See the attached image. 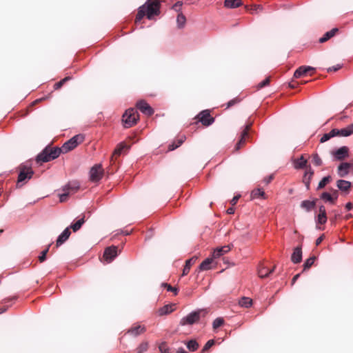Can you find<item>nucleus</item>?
<instances>
[{
	"label": "nucleus",
	"instance_id": "1",
	"mask_svg": "<svg viewBox=\"0 0 353 353\" xmlns=\"http://www.w3.org/2000/svg\"><path fill=\"white\" fill-rule=\"evenodd\" d=\"M62 153V148L59 147L51 148L46 146L36 158L37 162H48L59 157Z\"/></svg>",
	"mask_w": 353,
	"mask_h": 353
},
{
	"label": "nucleus",
	"instance_id": "2",
	"mask_svg": "<svg viewBox=\"0 0 353 353\" xmlns=\"http://www.w3.org/2000/svg\"><path fill=\"white\" fill-rule=\"evenodd\" d=\"M139 119L137 111L134 108L127 110L123 114L122 121L125 128H128L137 123Z\"/></svg>",
	"mask_w": 353,
	"mask_h": 353
},
{
	"label": "nucleus",
	"instance_id": "3",
	"mask_svg": "<svg viewBox=\"0 0 353 353\" xmlns=\"http://www.w3.org/2000/svg\"><path fill=\"white\" fill-rule=\"evenodd\" d=\"M84 140V136L81 134H77L65 142L61 146L62 153H67L74 149Z\"/></svg>",
	"mask_w": 353,
	"mask_h": 353
},
{
	"label": "nucleus",
	"instance_id": "4",
	"mask_svg": "<svg viewBox=\"0 0 353 353\" xmlns=\"http://www.w3.org/2000/svg\"><path fill=\"white\" fill-rule=\"evenodd\" d=\"M143 5H145L146 16L148 19L159 14V3L157 0H147Z\"/></svg>",
	"mask_w": 353,
	"mask_h": 353
},
{
	"label": "nucleus",
	"instance_id": "5",
	"mask_svg": "<svg viewBox=\"0 0 353 353\" xmlns=\"http://www.w3.org/2000/svg\"><path fill=\"white\" fill-rule=\"evenodd\" d=\"M201 310L192 311L187 316L183 317L180 321V325L182 326L192 325L198 322L200 319Z\"/></svg>",
	"mask_w": 353,
	"mask_h": 353
},
{
	"label": "nucleus",
	"instance_id": "6",
	"mask_svg": "<svg viewBox=\"0 0 353 353\" xmlns=\"http://www.w3.org/2000/svg\"><path fill=\"white\" fill-rule=\"evenodd\" d=\"M103 175V170L101 164H95L92 166L89 172L90 180L92 182L96 183L99 181Z\"/></svg>",
	"mask_w": 353,
	"mask_h": 353
},
{
	"label": "nucleus",
	"instance_id": "7",
	"mask_svg": "<svg viewBox=\"0 0 353 353\" xmlns=\"http://www.w3.org/2000/svg\"><path fill=\"white\" fill-rule=\"evenodd\" d=\"M331 154L335 161H343L349 156V148L341 146L336 150L332 151Z\"/></svg>",
	"mask_w": 353,
	"mask_h": 353
},
{
	"label": "nucleus",
	"instance_id": "8",
	"mask_svg": "<svg viewBox=\"0 0 353 353\" xmlns=\"http://www.w3.org/2000/svg\"><path fill=\"white\" fill-rule=\"evenodd\" d=\"M33 174L34 172L32 170V168H28L27 170H26L25 168H21L18 175L17 187H21L22 185H21L20 183L25 181L26 180L30 179L32 177Z\"/></svg>",
	"mask_w": 353,
	"mask_h": 353
},
{
	"label": "nucleus",
	"instance_id": "9",
	"mask_svg": "<svg viewBox=\"0 0 353 353\" xmlns=\"http://www.w3.org/2000/svg\"><path fill=\"white\" fill-rule=\"evenodd\" d=\"M199 121L205 126H209L212 125L214 119L210 115L208 110L201 111L198 115Z\"/></svg>",
	"mask_w": 353,
	"mask_h": 353
},
{
	"label": "nucleus",
	"instance_id": "10",
	"mask_svg": "<svg viewBox=\"0 0 353 353\" xmlns=\"http://www.w3.org/2000/svg\"><path fill=\"white\" fill-rule=\"evenodd\" d=\"M117 256V247L110 246L107 248L103 252V259L106 263H110Z\"/></svg>",
	"mask_w": 353,
	"mask_h": 353
},
{
	"label": "nucleus",
	"instance_id": "11",
	"mask_svg": "<svg viewBox=\"0 0 353 353\" xmlns=\"http://www.w3.org/2000/svg\"><path fill=\"white\" fill-rule=\"evenodd\" d=\"M137 108L144 114L151 116L154 113V110L152 107L145 101L141 100L137 102Z\"/></svg>",
	"mask_w": 353,
	"mask_h": 353
},
{
	"label": "nucleus",
	"instance_id": "12",
	"mask_svg": "<svg viewBox=\"0 0 353 353\" xmlns=\"http://www.w3.org/2000/svg\"><path fill=\"white\" fill-rule=\"evenodd\" d=\"M232 245H227L222 247L216 248L212 252V258L213 259H217L221 256L222 255L228 253L232 248Z\"/></svg>",
	"mask_w": 353,
	"mask_h": 353
},
{
	"label": "nucleus",
	"instance_id": "13",
	"mask_svg": "<svg viewBox=\"0 0 353 353\" xmlns=\"http://www.w3.org/2000/svg\"><path fill=\"white\" fill-rule=\"evenodd\" d=\"M333 130L336 132V133H335V137H349L353 134V123L342 129L334 128Z\"/></svg>",
	"mask_w": 353,
	"mask_h": 353
},
{
	"label": "nucleus",
	"instance_id": "14",
	"mask_svg": "<svg viewBox=\"0 0 353 353\" xmlns=\"http://www.w3.org/2000/svg\"><path fill=\"white\" fill-rule=\"evenodd\" d=\"M351 168V164L347 162L341 163L337 169L338 175L341 177H344L349 174L350 168Z\"/></svg>",
	"mask_w": 353,
	"mask_h": 353
},
{
	"label": "nucleus",
	"instance_id": "15",
	"mask_svg": "<svg viewBox=\"0 0 353 353\" xmlns=\"http://www.w3.org/2000/svg\"><path fill=\"white\" fill-rule=\"evenodd\" d=\"M302 260V249L301 247L298 246L294 249L293 253L291 256V261L293 263H299Z\"/></svg>",
	"mask_w": 353,
	"mask_h": 353
},
{
	"label": "nucleus",
	"instance_id": "16",
	"mask_svg": "<svg viewBox=\"0 0 353 353\" xmlns=\"http://www.w3.org/2000/svg\"><path fill=\"white\" fill-rule=\"evenodd\" d=\"M129 149L130 146L127 145L125 143H119L114 149L111 159L112 160L114 156L118 157L121 155L124 151H128Z\"/></svg>",
	"mask_w": 353,
	"mask_h": 353
},
{
	"label": "nucleus",
	"instance_id": "17",
	"mask_svg": "<svg viewBox=\"0 0 353 353\" xmlns=\"http://www.w3.org/2000/svg\"><path fill=\"white\" fill-rule=\"evenodd\" d=\"M71 232L70 228H66L58 236L56 245L57 247L62 245L70 236Z\"/></svg>",
	"mask_w": 353,
	"mask_h": 353
},
{
	"label": "nucleus",
	"instance_id": "18",
	"mask_svg": "<svg viewBox=\"0 0 353 353\" xmlns=\"http://www.w3.org/2000/svg\"><path fill=\"white\" fill-rule=\"evenodd\" d=\"M146 328L145 326H142L140 325H135L129 329L127 332L128 334L132 335L133 336H137L142 333L145 332Z\"/></svg>",
	"mask_w": 353,
	"mask_h": 353
},
{
	"label": "nucleus",
	"instance_id": "19",
	"mask_svg": "<svg viewBox=\"0 0 353 353\" xmlns=\"http://www.w3.org/2000/svg\"><path fill=\"white\" fill-rule=\"evenodd\" d=\"M335 194H336V197H334L329 192H324L321 194L320 198H321V199L323 200L325 202H329L331 204H334L335 201L337 199L338 196H339L336 190H335Z\"/></svg>",
	"mask_w": 353,
	"mask_h": 353
},
{
	"label": "nucleus",
	"instance_id": "20",
	"mask_svg": "<svg viewBox=\"0 0 353 353\" xmlns=\"http://www.w3.org/2000/svg\"><path fill=\"white\" fill-rule=\"evenodd\" d=\"M250 128V125H246L245 129L243 130L241 134V139L236 144L235 149L236 150H239L241 148V146L243 143H244L246 137L248 134V130Z\"/></svg>",
	"mask_w": 353,
	"mask_h": 353
},
{
	"label": "nucleus",
	"instance_id": "21",
	"mask_svg": "<svg viewBox=\"0 0 353 353\" xmlns=\"http://www.w3.org/2000/svg\"><path fill=\"white\" fill-rule=\"evenodd\" d=\"M301 208L307 212H310L316 206V200H304L301 203Z\"/></svg>",
	"mask_w": 353,
	"mask_h": 353
},
{
	"label": "nucleus",
	"instance_id": "22",
	"mask_svg": "<svg viewBox=\"0 0 353 353\" xmlns=\"http://www.w3.org/2000/svg\"><path fill=\"white\" fill-rule=\"evenodd\" d=\"M336 186L341 191H348L351 187V183L348 181L339 179L336 181Z\"/></svg>",
	"mask_w": 353,
	"mask_h": 353
},
{
	"label": "nucleus",
	"instance_id": "23",
	"mask_svg": "<svg viewBox=\"0 0 353 353\" xmlns=\"http://www.w3.org/2000/svg\"><path fill=\"white\" fill-rule=\"evenodd\" d=\"M80 188V184L78 181H70L68 184H66L63 188V191L70 192H76Z\"/></svg>",
	"mask_w": 353,
	"mask_h": 353
},
{
	"label": "nucleus",
	"instance_id": "24",
	"mask_svg": "<svg viewBox=\"0 0 353 353\" xmlns=\"http://www.w3.org/2000/svg\"><path fill=\"white\" fill-rule=\"evenodd\" d=\"M339 31V29L337 28H334L331 30L327 31L324 34V35L319 39L320 43H324L333 37L335 34Z\"/></svg>",
	"mask_w": 353,
	"mask_h": 353
},
{
	"label": "nucleus",
	"instance_id": "25",
	"mask_svg": "<svg viewBox=\"0 0 353 353\" xmlns=\"http://www.w3.org/2000/svg\"><path fill=\"white\" fill-rule=\"evenodd\" d=\"M185 135L180 136L176 141H174L168 145V150L172 151L176 149L185 141Z\"/></svg>",
	"mask_w": 353,
	"mask_h": 353
},
{
	"label": "nucleus",
	"instance_id": "26",
	"mask_svg": "<svg viewBox=\"0 0 353 353\" xmlns=\"http://www.w3.org/2000/svg\"><path fill=\"white\" fill-rule=\"evenodd\" d=\"M274 270V268L269 270L265 266H261L258 269V274L261 278H265L268 276Z\"/></svg>",
	"mask_w": 353,
	"mask_h": 353
},
{
	"label": "nucleus",
	"instance_id": "27",
	"mask_svg": "<svg viewBox=\"0 0 353 353\" xmlns=\"http://www.w3.org/2000/svg\"><path fill=\"white\" fill-rule=\"evenodd\" d=\"M174 306V305L168 304V305H165L161 307L158 310L159 315L163 316V315H167L168 314H170L174 310V308H173Z\"/></svg>",
	"mask_w": 353,
	"mask_h": 353
},
{
	"label": "nucleus",
	"instance_id": "28",
	"mask_svg": "<svg viewBox=\"0 0 353 353\" xmlns=\"http://www.w3.org/2000/svg\"><path fill=\"white\" fill-rule=\"evenodd\" d=\"M196 259V257L194 256L185 261V265L183 270V276L187 275L189 273L191 265L195 263Z\"/></svg>",
	"mask_w": 353,
	"mask_h": 353
},
{
	"label": "nucleus",
	"instance_id": "29",
	"mask_svg": "<svg viewBox=\"0 0 353 353\" xmlns=\"http://www.w3.org/2000/svg\"><path fill=\"white\" fill-rule=\"evenodd\" d=\"M314 174V171L310 168L307 171L305 172L304 177H303V182L305 185L306 188L308 190L310 188V180L312 176Z\"/></svg>",
	"mask_w": 353,
	"mask_h": 353
},
{
	"label": "nucleus",
	"instance_id": "30",
	"mask_svg": "<svg viewBox=\"0 0 353 353\" xmlns=\"http://www.w3.org/2000/svg\"><path fill=\"white\" fill-rule=\"evenodd\" d=\"M242 4L241 0H225L224 6L228 8H235Z\"/></svg>",
	"mask_w": 353,
	"mask_h": 353
},
{
	"label": "nucleus",
	"instance_id": "31",
	"mask_svg": "<svg viewBox=\"0 0 353 353\" xmlns=\"http://www.w3.org/2000/svg\"><path fill=\"white\" fill-rule=\"evenodd\" d=\"M85 223V216H83L81 219H79L78 221H77L74 223L71 224L68 228H72L73 232L78 231L83 224Z\"/></svg>",
	"mask_w": 353,
	"mask_h": 353
},
{
	"label": "nucleus",
	"instance_id": "32",
	"mask_svg": "<svg viewBox=\"0 0 353 353\" xmlns=\"http://www.w3.org/2000/svg\"><path fill=\"white\" fill-rule=\"evenodd\" d=\"M239 304L241 307L248 308L252 305V300L246 296H243L239 301Z\"/></svg>",
	"mask_w": 353,
	"mask_h": 353
},
{
	"label": "nucleus",
	"instance_id": "33",
	"mask_svg": "<svg viewBox=\"0 0 353 353\" xmlns=\"http://www.w3.org/2000/svg\"><path fill=\"white\" fill-rule=\"evenodd\" d=\"M213 258L205 259L199 265L200 270H208L211 269V263H212Z\"/></svg>",
	"mask_w": 353,
	"mask_h": 353
},
{
	"label": "nucleus",
	"instance_id": "34",
	"mask_svg": "<svg viewBox=\"0 0 353 353\" xmlns=\"http://www.w3.org/2000/svg\"><path fill=\"white\" fill-rule=\"evenodd\" d=\"M307 160L301 156L294 161V168L296 169H303L306 166Z\"/></svg>",
	"mask_w": 353,
	"mask_h": 353
},
{
	"label": "nucleus",
	"instance_id": "35",
	"mask_svg": "<svg viewBox=\"0 0 353 353\" xmlns=\"http://www.w3.org/2000/svg\"><path fill=\"white\" fill-rule=\"evenodd\" d=\"M145 15H146L145 5H142L139 8L138 13L136 17V22L141 21Z\"/></svg>",
	"mask_w": 353,
	"mask_h": 353
},
{
	"label": "nucleus",
	"instance_id": "36",
	"mask_svg": "<svg viewBox=\"0 0 353 353\" xmlns=\"http://www.w3.org/2000/svg\"><path fill=\"white\" fill-rule=\"evenodd\" d=\"M186 22L185 17L181 13H179L176 17V23L179 28L184 27Z\"/></svg>",
	"mask_w": 353,
	"mask_h": 353
},
{
	"label": "nucleus",
	"instance_id": "37",
	"mask_svg": "<svg viewBox=\"0 0 353 353\" xmlns=\"http://www.w3.org/2000/svg\"><path fill=\"white\" fill-rule=\"evenodd\" d=\"M335 133H336V132H335L334 130H331L328 133H325L324 134L322 137L320 139V142L321 143H324V142H326L328 140H330L331 138L332 137H335Z\"/></svg>",
	"mask_w": 353,
	"mask_h": 353
},
{
	"label": "nucleus",
	"instance_id": "38",
	"mask_svg": "<svg viewBox=\"0 0 353 353\" xmlns=\"http://www.w3.org/2000/svg\"><path fill=\"white\" fill-rule=\"evenodd\" d=\"M188 349L191 352L196 351L199 347V343L195 340H190L186 343Z\"/></svg>",
	"mask_w": 353,
	"mask_h": 353
},
{
	"label": "nucleus",
	"instance_id": "39",
	"mask_svg": "<svg viewBox=\"0 0 353 353\" xmlns=\"http://www.w3.org/2000/svg\"><path fill=\"white\" fill-rule=\"evenodd\" d=\"M331 181V176L330 175L324 176L319 183L317 189H322L323 188L327 183H328Z\"/></svg>",
	"mask_w": 353,
	"mask_h": 353
},
{
	"label": "nucleus",
	"instance_id": "40",
	"mask_svg": "<svg viewBox=\"0 0 353 353\" xmlns=\"http://www.w3.org/2000/svg\"><path fill=\"white\" fill-rule=\"evenodd\" d=\"M327 218L326 214H319L316 219V224H325L327 222Z\"/></svg>",
	"mask_w": 353,
	"mask_h": 353
},
{
	"label": "nucleus",
	"instance_id": "41",
	"mask_svg": "<svg viewBox=\"0 0 353 353\" xmlns=\"http://www.w3.org/2000/svg\"><path fill=\"white\" fill-rule=\"evenodd\" d=\"M307 73L304 66H301L297 70H296V71L294 73V77L295 78H299L301 76L305 75Z\"/></svg>",
	"mask_w": 353,
	"mask_h": 353
},
{
	"label": "nucleus",
	"instance_id": "42",
	"mask_svg": "<svg viewBox=\"0 0 353 353\" xmlns=\"http://www.w3.org/2000/svg\"><path fill=\"white\" fill-rule=\"evenodd\" d=\"M312 163L316 166H321L323 163V161L318 154H312Z\"/></svg>",
	"mask_w": 353,
	"mask_h": 353
},
{
	"label": "nucleus",
	"instance_id": "43",
	"mask_svg": "<svg viewBox=\"0 0 353 353\" xmlns=\"http://www.w3.org/2000/svg\"><path fill=\"white\" fill-rule=\"evenodd\" d=\"M70 79H71L70 77H66L63 78V79H61V81H59V82H57L54 85V90H58V89L61 88L65 82H67L68 81H69Z\"/></svg>",
	"mask_w": 353,
	"mask_h": 353
},
{
	"label": "nucleus",
	"instance_id": "44",
	"mask_svg": "<svg viewBox=\"0 0 353 353\" xmlns=\"http://www.w3.org/2000/svg\"><path fill=\"white\" fill-rule=\"evenodd\" d=\"M224 323V320L222 318H216L214 320L212 323V327L214 329H217L218 327L223 325Z\"/></svg>",
	"mask_w": 353,
	"mask_h": 353
},
{
	"label": "nucleus",
	"instance_id": "45",
	"mask_svg": "<svg viewBox=\"0 0 353 353\" xmlns=\"http://www.w3.org/2000/svg\"><path fill=\"white\" fill-rule=\"evenodd\" d=\"M148 347V343L147 342H143L141 343L137 349V353H144L147 351Z\"/></svg>",
	"mask_w": 353,
	"mask_h": 353
},
{
	"label": "nucleus",
	"instance_id": "46",
	"mask_svg": "<svg viewBox=\"0 0 353 353\" xmlns=\"http://www.w3.org/2000/svg\"><path fill=\"white\" fill-rule=\"evenodd\" d=\"M264 194H265V192L263 190L258 188V189L254 190L252 192V196L253 198L263 197Z\"/></svg>",
	"mask_w": 353,
	"mask_h": 353
},
{
	"label": "nucleus",
	"instance_id": "47",
	"mask_svg": "<svg viewBox=\"0 0 353 353\" xmlns=\"http://www.w3.org/2000/svg\"><path fill=\"white\" fill-rule=\"evenodd\" d=\"M314 261H315L314 256H311L309 259H307L303 264V269L307 270V269L310 268L313 265Z\"/></svg>",
	"mask_w": 353,
	"mask_h": 353
},
{
	"label": "nucleus",
	"instance_id": "48",
	"mask_svg": "<svg viewBox=\"0 0 353 353\" xmlns=\"http://www.w3.org/2000/svg\"><path fill=\"white\" fill-rule=\"evenodd\" d=\"M159 351L161 353H171L170 349L167 346L165 343H162L159 346Z\"/></svg>",
	"mask_w": 353,
	"mask_h": 353
},
{
	"label": "nucleus",
	"instance_id": "49",
	"mask_svg": "<svg viewBox=\"0 0 353 353\" xmlns=\"http://www.w3.org/2000/svg\"><path fill=\"white\" fill-rule=\"evenodd\" d=\"M162 286L166 288L168 292H173L175 295H176L178 293V289L176 288H174L166 283H162Z\"/></svg>",
	"mask_w": 353,
	"mask_h": 353
},
{
	"label": "nucleus",
	"instance_id": "50",
	"mask_svg": "<svg viewBox=\"0 0 353 353\" xmlns=\"http://www.w3.org/2000/svg\"><path fill=\"white\" fill-rule=\"evenodd\" d=\"M50 246V245H49L48 247L46 250H43L41 252L40 256H39V260L40 262H43L46 260V254H47V253H48V252L49 250V247Z\"/></svg>",
	"mask_w": 353,
	"mask_h": 353
},
{
	"label": "nucleus",
	"instance_id": "51",
	"mask_svg": "<svg viewBox=\"0 0 353 353\" xmlns=\"http://www.w3.org/2000/svg\"><path fill=\"white\" fill-rule=\"evenodd\" d=\"M214 344V341L213 339H210L206 342L205 344L202 351L205 352L208 350L209 348H210Z\"/></svg>",
	"mask_w": 353,
	"mask_h": 353
},
{
	"label": "nucleus",
	"instance_id": "52",
	"mask_svg": "<svg viewBox=\"0 0 353 353\" xmlns=\"http://www.w3.org/2000/svg\"><path fill=\"white\" fill-rule=\"evenodd\" d=\"M181 6H182V3L181 1H177L175 4H174L172 6V9L174 11L180 13L181 9Z\"/></svg>",
	"mask_w": 353,
	"mask_h": 353
},
{
	"label": "nucleus",
	"instance_id": "53",
	"mask_svg": "<svg viewBox=\"0 0 353 353\" xmlns=\"http://www.w3.org/2000/svg\"><path fill=\"white\" fill-rule=\"evenodd\" d=\"M270 83V79L269 78H266L263 81H262L261 82H260L258 85V88H262L266 85H268Z\"/></svg>",
	"mask_w": 353,
	"mask_h": 353
},
{
	"label": "nucleus",
	"instance_id": "54",
	"mask_svg": "<svg viewBox=\"0 0 353 353\" xmlns=\"http://www.w3.org/2000/svg\"><path fill=\"white\" fill-rule=\"evenodd\" d=\"M238 102H239V100L237 98L233 99L227 103V108H230Z\"/></svg>",
	"mask_w": 353,
	"mask_h": 353
},
{
	"label": "nucleus",
	"instance_id": "55",
	"mask_svg": "<svg viewBox=\"0 0 353 353\" xmlns=\"http://www.w3.org/2000/svg\"><path fill=\"white\" fill-rule=\"evenodd\" d=\"M70 194V192L65 191L64 193L59 195L60 201L63 202L65 201L67 196Z\"/></svg>",
	"mask_w": 353,
	"mask_h": 353
},
{
	"label": "nucleus",
	"instance_id": "56",
	"mask_svg": "<svg viewBox=\"0 0 353 353\" xmlns=\"http://www.w3.org/2000/svg\"><path fill=\"white\" fill-rule=\"evenodd\" d=\"M341 68V65L340 64H337L336 65L329 68L327 69V71L328 72H332V71L336 72L338 70H339Z\"/></svg>",
	"mask_w": 353,
	"mask_h": 353
},
{
	"label": "nucleus",
	"instance_id": "57",
	"mask_svg": "<svg viewBox=\"0 0 353 353\" xmlns=\"http://www.w3.org/2000/svg\"><path fill=\"white\" fill-rule=\"evenodd\" d=\"M319 214H326V210H325V206H323V205L319 206Z\"/></svg>",
	"mask_w": 353,
	"mask_h": 353
},
{
	"label": "nucleus",
	"instance_id": "58",
	"mask_svg": "<svg viewBox=\"0 0 353 353\" xmlns=\"http://www.w3.org/2000/svg\"><path fill=\"white\" fill-rule=\"evenodd\" d=\"M273 179V176L272 175H270L268 176V177L265 178L264 179V182L266 183V184H268Z\"/></svg>",
	"mask_w": 353,
	"mask_h": 353
},
{
	"label": "nucleus",
	"instance_id": "59",
	"mask_svg": "<svg viewBox=\"0 0 353 353\" xmlns=\"http://www.w3.org/2000/svg\"><path fill=\"white\" fill-rule=\"evenodd\" d=\"M345 208L347 210H351L353 208V205L352 203L348 202L345 204Z\"/></svg>",
	"mask_w": 353,
	"mask_h": 353
},
{
	"label": "nucleus",
	"instance_id": "60",
	"mask_svg": "<svg viewBox=\"0 0 353 353\" xmlns=\"http://www.w3.org/2000/svg\"><path fill=\"white\" fill-rule=\"evenodd\" d=\"M239 198V196H236L233 197V199L231 201V203L232 205H235L236 203Z\"/></svg>",
	"mask_w": 353,
	"mask_h": 353
},
{
	"label": "nucleus",
	"instance_id": "61",
	"mask_svg": "<svg viewBox=\"0 0 353 353\" xmlns=\"http://www.w3.org/2000/svg\"><path fill=\"white\" fill-rule=\"evenodd\" d=\"M323 236H319L316 240V245H319L323 241Z\"/></svg>",
	"mask_w": 353,
	"mask_h": 353
},
{
	"label": "nucleus",
	"instance_id": "62",
	"mask_svg": "<svg viewBox=\"0 0 353 353\" xmlns=\"http://www.w3.org/2000/svg\"><path fill=\"white\" fill-rule=\"evenodd\" d=\"M176 353H188L184 348L180 347L177 350Z\"/></svg>",
	"mask_w": 353,
	"mask_h": 353
},
{
	"label": "nucleus",
	"instance_id": "63",
	"mask_svg": "<svg viewBox=\"0 0 353 353\" xmlns=\"http://www.w3.org/2000/svg\"><path fill=\"white\" fill-rule=\"evenodd\" d=\"M300 274H296L293 278H292V284H294V283L296 282V281L298 279V278L299 277Z\"/></svg>",
	"mask_w": 353,
	"mask_h": 353
},
{
	"label": "nucleus",
	"instance_id": "64",
	"mask_svg": "<svg viewBox=\"0 0 353 353\" xmlns=\"http://www.w3.org/2000/svg\"><path fill=\"white\" fill-rule=\"evenodd\" d=\"M227 213L229 214H232L234 213V209L233 208H229L228 210H227Z\"/></svg>",
	"mask_w": 353,
	"mask_h": 353
}]
</instances>
